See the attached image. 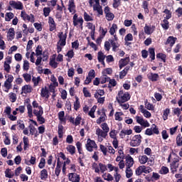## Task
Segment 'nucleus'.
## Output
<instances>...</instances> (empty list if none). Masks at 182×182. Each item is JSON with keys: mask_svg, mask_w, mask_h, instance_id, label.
<instances>
[{"mask_svg": "<svg viewBox=\"0 0 182 182\" xmlns=\"http://www.w3.org/2000/svg\"><path fill=\"white\" fill-rule=\"evenodd\" d=\"M130 97V94L128 92H124L123 90H120L116 97V100L119 105H122V103H126V102H129Z\"/></svg>", "mask_w": 182, "mask_h": 182, "instance_id": "obj_1", "label": "nucleus"}, {"mask_svg": "<svg viewBox=\"0 0 182 182\" xmlns=\"http://www.w3.org/2000/svg\"><path fill=\"white\" fill-rule=\"evenodd\" d=\"M109 42L112 48L113 52H117V48H120V43H119V38L117 35H114L113 38L109 39Z\"/></svg>", "mask_w": 182, "mask_h": 182, "instance_id": "obj_2", "label": "nucleus"}, {"mask_svg": "<svg viewBox=\"0 0 182 182\" xmlns=\"http://www.w3.org/2000/svg\"><path fill=\"white\" fill-rule=\"evenodd\" d=\"M141 139L143 137H141V134L134 136L130 141V146L132 147H139L141 144Z\"/></svg>", "mask_w": 182, "mask_h": 182, "instance_id": "obj_3", "label": "nucleus"}, {"mask_svg": "<svg viewBox=\"0 0 182 182\" xmlns=\"http://www.w3.org/2000/svg\"><path fill=\"white\" fill-rule=\"evenodd\" d=\"M85 147L86 150H87V151H90V153L93 151V149L97 150V144H96V142L94 140H92L90 138L87 140Z\"/></svg>", "mask_w": 182, "mask_h": 182, "instance_id": "obj_4", "label": "nucleus"}, {"mask_svg": "<svg viewBox=\"0 0 182 182\" xmlns=\"http://www.w3.org/2000/svg\"><path fill=\"white\" fill-rule=\"evenodd\" d=\"M59 38V41L57 45H60V46H66V39L68 38V35L66 33H63V32L58 33V35Z\"/></svg>", "mask_w": 182, "mask_h": 182, "instance_id": "obj_5", "label": "nucleus"}, {"mask_svg": "<svg viewBox=\"0 0 182 182\" xmlns=\"http://www.w3.org/2000/svg\"><path fill=\"white\" fill-rule=\"evenodd\" d=\"M180 161V159H178V156L177 158L174 159L173 161L170 164L171 167V171L174 174L175 173L177 172V168H178V162Z\"/></svg>", "mask_w": 182, "mask_h": 182, "instance_id": "obj_6", "label": "nucleus"}, {"mask_svg": "<svg viewBox=\"0 0 182 182\" xmlns=\"http://www.w3.org/2000/svg\"><path fill=\"white\" fill-rule=\"evenodd\" d=\"M21 16L24 21H28L29 22H31V23H33L35 22V16L33 14H31L28 15L25 11H21Z\"/></svg>", "mask_w": 182, "mask_h": 182, "instance_id": "obj_7", "label": "nucleus"}, {"mask_svg": "<svg viewBox=\"0 0 182 182\" xmlns=\"http://www.w3.org/2000/svg\"><path fill=\"white\" fill-rule=\"evenodd\" d=\"M69 181L72 182H80V175L77 173H70L68 175Z\"/></svg>", "mask_w": 182, "mask_h": 182, "instance_id": "obj_8", "label": "nucleus"}, {"mask_svg": "<svg viewBox=\"0 0 182 182\" xmlns=\"http://www.w3.org/2000/svg\"><path fill=\"white\" fill-rule=\"evenodd\" d=\"M9 5L12 6L14 9H18L19 11H22V9H23V4L21 1H10Z\"/></svg>", "mask_w": 182, "mask_h": 182, "instance_id": "obj_9", "label": "nucleus"}, {"mask_svg": "<svg viewBox=\"0 0 182 182\" xmlns=\"http://www.w3.org/2000/svg\"><path fill=\"white\" fill-rule=\"evenodd\" d=\"M83 22H85L83 18L79 17L76 20L73 21V26H76V28H80L81 31H83Z\"/></svg>", "mask_w": 182, "mask_h": 182, "instance_id": "obj_10", "label": "nucleus"}, {"mask_svg": "<svg viewBox=\"0 0 182 182\" xmlns=\"http://www.w3.org/2000/svg\"><path fill=\"white\" fill-rule=\"evenodd\" d=\"M125 161L126 168H132V167H133V164H134V159H133V157L128 154L125 157Z\"/></svg>", "mask_w": 182, "mask_h": 182, "instance_id": "obj_11", "label": "nucleus"}, {"mask_svg": "<svg viewBox=\"0 0 182 182\" xmlns=\"http://www.w3.org/2000/svg\"><path fill=\"white\" fill-rule=\"evenodd\" d=\"M136 122L139 123L141 126H143V127H150V123L147 120H144L143 117H136Z\"/></svg>", "mask_w": 182, "mask_h": 182, "instance_id": "obj_12", "label": "nucleus"}, {"mask_svg": "<svg viewBox=\"0 0 182 182\" xmlns=\"http://www.w3.org/2000/svg\"><path fill=\"white\" fill-rule=\"evenodd\" d=\"M68 10L70 14H76V4H75V0H69Z\"/></svg>", "mask_w": 182, "mask_h": 182, "instance_id": "obj_13", "label": "nucleus"}, {"mask_svg": "<svg viewBox=\"0 0 182 182\" xmlns=\"http://www.w3.org/2000/svg\"><path fill=\"white\" fill-rule=\"evenodd\" d=\"M144 31L146 35H151L156 31V26H149L147 24L144 27Z\"/></svg>", "mask_w": 182, "mask_h": 182, "instance_id": "obj_14", "label": "nucleus"}, {"mask_svg": "<svg viewBox=\"0 0 182 182\" xmlns=\"http://www.w3.org/2000/svg\"><path fill=\"white\" fill-rule=\"evenodd\" d=\"M129 62H130V58L129 57H127L125 58H122L119 61V69H123V68H124V66H127V65L129 64Z\"/></svg>", "mask_w": 182, "mask_h": 182, "instance_id": "obj_15", "label": "nucleus"}, {"mask_svg": "<svg viewBox=\"0 0 182 182\" xmlns=\"http://www.w3.org/2000/svg\"><path fill=\"white\" fill-rule=\"evenodd\" d=\"M61 168H62V162H60V159L58 158L57 165L55 170V174L56 175L57 177H59V175L60 174Z\"/></svg>", "mask_w": 182, "mask_h": 182, "instance_id": "obj_16", "label": "nucleus"}, {"mask_svg": "<svg viewBox=\"0 0 182 182\" xmlns=\"http://www.w3.org/2000/svg\"><path fill=\"white\" fill-rule=\"evenodd\" d=\"M147 77L149 80H151V82H157L160 76L157 73H150L147 75Z\"/></svg>", "mask_w": 182, "mask_h": 182, "instance_id": "obj_17", "label": "nucleus"}, {"mask_svg": "<svg viewBox=\"0 0 182 182\" xmlns=\"http://www.w3.org/2000/svg\"><path fill=\"white\" fill-rule=\"evenodd\" d=\"M176 41H177V38L174 36L168 37L165 45H170V48H173L174 46V43H176Z\"/></svg>", "mask_w": 182, "mask_h": 182, "instance_id": "obj_18", "label": "nucleus"}, {"mask_svg": "<svg viewBox=\"0 0 182 182\" xmlns=\"http://www.w3.org/2000/svg\"><path fill=\"white\" fill-rule=\"evenodd\" d=\"M32 92V86L29 85H26L22 87L21 95H28V93H31Z\"/></svg>", "mask_w": 182, "mask_h": 182, "instance_id": "obj_19", "label": "nucleus"}, {"mask_svg": "<svg viewBox=\"0 0 182 182\" xmlns=\"http://www.w3.org/2000/svg\"><path fill=\"white\" fill-rule=\"evenodd\" d=\"M102 116L100 117L96 121L97 124H100L102 122H105L106 119H107V116H106V112H105V108H102Z\"/></svg>", "mask_w": 182, "mask_h": 182, "instance_id": "obj_20", "label": "nucleus"}, {"mask_svg": "<svg viewBox=\"0 0 182 182\" xmlns=\"http://www.w3.org/2000/svg\"><path fill=\"white\" fill-rule=\"evenodd\" d=\"M41 97H45L46 99H49V90H48V87H42L41 92Z\"/></svg>", "mask_w": 182, "mask_h": 182, "instance_id": "obj_21", "label": "nucleus"}, {"mask_svg": "<svg viewBox=\"0 0 182 182\" xmlns=\"http://www.w3.org/2000/svg\"><path fill=\"white\" fill-rule=\"evenodd\" d=\"M96 134L98 137H103V139H106L107 137V134L103 130L100 129V128H97L96 129Z\"/></svg>", "mask_w": 182, "mask_h": 182, "instance_id": "obj_22", "label": "nucleus"}, {"mask_svg": "<svg viewBox=\"0 0 182 182\" xmlns=\"http://www.w3.org/2000/svg\"><path fill=\"white\" fill-rule=\"evenodd\" d=\"M66 150L71 154V156H74L76 153V147L73 145H68L66 147Z\"/></svg>", "mask_w": 182, "mask_h": 182, "instance_id": "obj_23", "label": "nucleus"}, {"mask_svg": "<svg viewBox=\"0 0 182 182\" xmlns=\"http://www.w3.org/2000/svg\"><path fill=\"white\" fill-rule=\"evenodd\" d=\"M7 35L9 37L10 41L15 39V28H9Z\"/></svg>", "mask_w": 182, "mask_h": 182, "instance_id": "obj_24", "label": "nucleus"}, {"mask_svg": "<svg viewBox=\"0 0 182 182\" xmlns=\"http://www.w3.org/2000/svg\"><path fill=\"white\" fill-rule=\"evenodd\" d=\"M117 31V24L113 23L112 26L109 28V33L112 36H114L116 35V31Z\"/></svg>", "mask_w": 182, "mask_h": 182, "instance_id": "obj_25", "label": "nucleus"}, {"mask_svg": "<svg viewBox=\"0 0 182 182\" xmlns=\"http://www.w3.org/2000/svg\"><path fill=\"white\" fill-rule=\"evenodd\" d=\"M170 22H168V20L164 18L163 20V23H161V26H162L163 29H164V31H167L168 29V28H170Z\"/></svg>", "mask_w": 182, "mask_h": 182, "instance_id": "obj_26", "label": "nucleus"}, {"mask_svg": "<svg viewBox=\"0 0 182 182\" xmlns=\"http://www.w3.org/2000/svg\"><path fill=\"white\" fill-rule=\"evenodd\" d=\"M149 58H151V61L154 60V59H156L155 49L154 48H149Z\"/></svg>", "mask_w": 182, "mask_h": 182, "instance_id": "obj_27", "label": "nucleus"}, {"mask_svg": "<svg viewBox=\"0 0 182 182\" xmlns=\"http://www.w3.org/2000/svg\"><path fill=\"white\" fill-rule=\"evenodd\" d=\"M139 161L141 164H146L149 161V157L146 155H142L139 156Z\"/></svg>", "mask_w": 182, "mask_h": 182, "instance_id": "obj_28", "label": "nucleus"}, {"mask_svg": "<svg viewBox=\"0 0 182 182\" xmlns=\"http://www.w3.org/2000/svg\"><path fill=\"white\" fill-rule=\"evenodd\" d=\"M93 11H97V16L103 15V9L102 6H93Z\"/></svg>", "mask_w": 182, "mask_h": 182, "instance_id": "obj_29", "label": "nucleus"}, {"mask_svg": "<svg viewBox=\"0 0 182 182\" xmlns=\"http://www.w3.org/2000/svg\"><path fill=\"white\" fill-rule=\"evenodd\" d=\"M144 168H146V166L144 165L139 166L135 171L136 175L141 176V174H143V170H144Z\"/></svg>", "mask_w": 182, "mask_h": 182, "instance_id": "obj_30", "label": "nucleus"}, {"mask_svg": "<svg viewBox=\"0 0 182 182\" xmlns=\"http://www.w3.org/2000/svg\"><path fill=\"white\" fill-rule=\"evenodd\" d=\"M142 8H143L145 14H149V12H150V10L149 9V1H144L142 2Z\"/></svg>", "mask_w": 182, "mask_h": 182, "instance_id": "obj_31", "label": "nucleus"}, {"mask_svg": "<svg viewBox=\"0 0 182 182\" xmlns=\"http://www.w3.org/2000/svg\"><path fill=\"white\" fill-rule=\"evenodd\" d=\"M33 113L36 117L38 113H40L41 114H43V108L42 107V106L40 105L38 108H36L33 109Z\"/></svg>", "mask_w": 182, "mask_h": 182, "instance_id": "obj_32", "label": "nucleus"}, {"mask_svg": "<svg viewBox=\"0 0 182 182\" xmlns=\"http://www.w3.org/2000/svg\"><path fill=\"white\" fill-rule=\"evenodd\" d=\"M96 109H97V105H94L90 111L88 112V116H90V117H92V119H95V117H96V116H95V112H96Z\"/></svg>", "mask_w": 182, "mask_h": 182, "instance_id": "obj_33", "label": "nucleus"}, {"mask_svg": "<svg viewBox=\"0 0 182 182\" xmlns=\"http://www.w3.org/2000/svg\"><path fill=\"white\" fill-rule=\"evenodd\" d=\"M110 80V77L107 76V75H102V77L100 79V83L102 85H105L106 82H109Z\"/></svg>", "mask_w": 182, "mask_h": 182, "instance_id": "obj_34", "label": "nucleus"}, {"mask_svg": "<svg viewBox=\"0 0 182 182\" xmlns=\"http://www.w3.org/2000/svg\"><path fill=\"white\" fill-rule=\"evenodd\" d=\"M48 178V170L46 168L41 171V180H46Z\"/></svg>", "mask_w": 182, "mask_h": 182, "instance_id": "obj_35", "label": "nucleus"}, {"mask_svg": "<svg viewBox=\"0 0 182 182\" xmlns=\"http://www.w3.org/2000/svg\"><path fill=\"white\" fill-rule=\"evenodd\" d=\"M167 58V55L163 53H159L156 54V58L157 59H161V60L164 62V63H166V59Z\"/></svg>", "mask_w": 182, "mask_h": 182, "instance_id": "obj_36", "label": "nucleus"}, {"mask_svg": "<svg viewBox=\"0 0 182 182\" xmlns=\"http://www.w3.org/2000/svg\"><path fill=\"white\" fill-rule=\"evenodd\" d=\"M123 112H117L114 114L115 116V120H117L118 122H122L123 120V118L122 117V116H123Z\"/></svg>", "mask_w": 182, "mask_h": 182, "instance_id": "obj_37", "label": "nucleus"}, {"mask_svg": "<svg viewBox=\"0 0 182 182\" xmlns=\"http://www.w3.org/2000/svg\"><path fill=\"white\" fill-rule=\"evenodd\" d=\"M74 109L77 111L80 109V102L79 101V97H75V102H74Z\"/></svg>", "mask_w": 182, "mask_h": 182, "instance_id": "obj_38", "label": "nucleus"}, {"mask_svg": "<svg viewBox=\"0 0 182 182\" xmlns=\"http://www.w3.org/2000/svg\"><path fill=\"white\" fill-rule=\"evenodd\" d=\"M125 173L127 178H130L133 176V170H132V168H126Z\"/></svg>", "mask_w": 182, "mask_h": 182, "instance_id": "obj_39", "label": "nucleus"}, {"mask_svg": "<svg viewBox=\"0 0 182 182\" xmlns=\"http://www.w3.org/2000/svg\"><path fill=\"white\" fill-rule=\"evenodd\" d=\"M176 145L178 147H181L182 146V136L181 134H178L176 136Z\"/></svg>", "mask_w": 182, "mask_h": 182, "instance_id": "obj_40", "label": "nucleus"}, {"mask_svg": "<svg viewBox=\"0 0 182 182\" xmlns=\"http://www.w3.org/2000/svg\"><path fill=\"white\" fill-rule=\"evenodd\" d=\"M14 13L9 12L6 14V17H5V21L6 22H9L11 21V19H14Z\"/></svg>", "mask_w": 182, "mask_h": 182, "instance_id": "obj_41", "label": "nucleus"}, {"mask_svg": "<svg viewBox=\"0 0 182 182\" xmlns=\"http://www.w3.org/2000/svg\"><path fill=\"white\" fill-rule=\"evenodd\" d=\"M108 82H109L108 87L109 89L112 87H114V86H116L117 85V82H116V80L110 79V77H109V80H108Z\"/></svg>", "mask_w": 182, "mask_h": 182, "instance_id": "obj_42", "label": "nucleus"}, {"mask_svg": "<svg viewBox=\"0 0 182 182\" xmlns=\"http://www.w3.org/2000/svg\"><path fill=\"white\" fill-rule=\"evenodd\" d=\"M23 77L26 83H29V82H31V80H32V76H31V74L28 73L23 74Z\"/></svg>", "mask_w": 182, "mask_h": 182, "instance_id": "obj_43", "label": "nucleus"}, {"mask_svg": "<svg viewBox=\"0 0 182 182\" xmlns=\"http://www.w3.org/2000/svg\"><path fill=\"white\" fill-rule=\"evenodd\" d=\"M43 114H41V112L37 114V121L39 122L40 124H43L45 123L46 120L43 117H42Z\"/></svg>", "mask_w": 182, "mask_h": 182, "instance_id": "obj_44", "label": "nucleus"}, {"mask_svg": "<svg viewBox=\"0 0 182 182\" xmlns=\"http://www.w3.org/2000/svg\"><path fill=\"white\" fill-rule=\"evenodd\" d=\"M76 147L77 149L79 154H82V156H85L83 154V149H82V143H80V141H77L76 143Z\"/></svg>", "mask_w": 182, "mask_h": 182, "instance_id": "obj_45", "label": "nucleus"}, {"mask_svg": "<svg viewBox=\"0 0 182 182\" xmlns=\"http://www.w3.org/2000/svg\"><path fill=\"white\" fill-rule=\"evenodd\" d=\"M9 99H11V103H15V102H16V94L14 93V92H10L9 94Z\"/></svg>", "mask_w": 182, "mask_h": 182, "instance_id": "obj_46", "label": "nucleus"}, {"mask_svg": "<svg viewBox=\"0 0 182 182\" xmlns=\"http://www.w3.org/2000/svg\"><path fill=\"white\" fill-rule=\"evenodd\" d=\"M97 59L98 62H100L101 60H105V59H106V55H105L103 52L100 51L97 53Z\"/></svg>", "mask_w": 182, "mask_h": 182, "instance_id": "obj_47", "label": "nucleus"}, {"mask_svg": "<svg viewBox=\"0 0 182 182\" xmlns=\"http://www.w3.org/2000/svg\"><path fill=\"white\" fill-rule=\"evenodd\" d=\"M23 144H24L23 149L26 150V149H28V147H29V139H28V137L23 136Z\"/></svg>", "mask_w": 182, "mask_h": 182, "instance_id": "obj_48", "label": "nucleus"}, {"mask_svg": "<svg viewBox=\"0 0 182 182\" xmlns=\"http://www.w3.org/2000/svg\"><path fill=\"white\" fill-rule=\"evenodd\" d=\"M151 128L152 129V134H160V131H159V128H157V125H156V124H153Z\"/></svg>", "mask_w": 182, "mask_h": 182, "instance_id": "obj_49", "label": "nucleus"}, {"mask_svg": "<svg viewBox=\"0 0 182 182\" xmlns=\"http://www.w3.org/2000/svg\"><path fill=\"white\" fill-rule=\"evenodd\" d=\"M41 77H32V82H33V86L34 87H36V86H38V85H39V82H41Z\"/></svg>", "mask_w": 182, "mask_h": 182, "instance_id": "obj_50", "label": "nucleus"}, {"mask_svg": "<svg viewBox=\"0 0 182 182\" xmlns=\"http://www.w3.org/2000/svg\"><path fill=\"white\" fill-rule=\"evenodd\" d=\"M43 15L46 18L49 16L51 11L50 7H44L43 9Z\"/></svg>", "mask_w": 182, "mask_h": 182, "instance_id": "obj_51", "label": "nucleus"}, {"mask_svg": "<svg viewBox=\"0 0 182 182\" xmlns=\"http://www.w3.org/2000/svg\"><path fill=\"white\" fill-rule=\"evenodd\" d=\"M84 19L85 22H90L93 21V18L90 16L86 11L84 12Z\"/></svg>", "mask_w": 182, "mask_h": 182, "instance_id": "obj_52", "label": "nucleus"}, {"mask_svg": "<svg viewBox=\"0 0 182 182\" xmlns=\"http://www.w3.org/2000/svg\"><path fill=\"white\" fill-rule=\"evenodd\" d=\"M58 129V137H59V139H62L63 137V125H59Z\"/></svg>", "mask_w": 182, "mask_h": 182, "instance_id": "obj_53", "label": "nucleus"}, {"mask_svg": "<svg viewBox=\"0 0 182 182\" xmlns=\"http://www.w3.org/2000/svg\"><path fill=\"white\" fill-rule=\"evenodd\" d=\"M168 114H170V109L166 108V109L164 110V114H163L164 120H167V119H168Z\"/></svg>", "mask_w": 182, "mask_h": 182, "instance_id": "obj_54", "label": "nucleus"}, {"mask_svg": "<svg viewBox=\"0 0 182 182\" xmlns=\"http://www.w3.org/2000/svg\"><path fill=\"white\" fill-rule=\"evenodd\" d=\"M145 107L147 109V110H154V105L153 104L147 102V100L145 102Z\"/></svg>", "mask_w": 182, "mask_h": 182, "instance_id": "obj_55", "label": "nucleus"}, {"mask_svg": "<svg viewBox=\"0 0 182 182\" xmlns=\"http://www.w3.org/2000/svg\"><path fill=\"white\" fill-rule=\"evenodd\" d=\"M101 127L104 132L107 134V132L110 130L109 128V125H107V123L105 122L101 124Z\"/></svg>", "mask_w": 182, "mask_h": 182, "instance_id": "obj_56", "label": "nucleus"}, {"mask_svg": "<svg viewBox=\"0 0 182 182\" xmlns=\"http://www.w3.org/2000/svg\"><path fill=\"white\" fill-rule=\"evenodd\" d=\"M82 92H83L85 97H92V94H90L89 90H87V87H83Z\"/></svg>", "mask_w": 182, "mask_h": 182, "instance_id": "obj_57", "label": "nucleus"}, {"mask_svg": "<svg viewBox=\"0 0 182 182\" xmlns=\"http://www.w3.org/2000/svg\"><path fill=\"white\" fill-rule=\"evenodd\" d=\"M99 167L101 173H105V171H107V166H106L105 164L100 163Z\"/></svg>", "mask_w": 182, "mask_h": 182, "instance_id": "obj_58", "label": "nucleus"}, {"mask_svg": "<svg viewBox=\"0 0 182 182\" xmlns=\"http://www.w3.org/2000/svg\"><path fill=\"white\" fill-rule=\"evenodd\" d=\"M42 46H38L36 49V55L41 56V55H42Z\"/></svg>", "mask_w": 182, "mask_h": 182, "instance_id": "obj_59", "label": "nucleus"}, {"mask_svg": "<svg viewBox=\"0 0 182 182\" xmlns=\"http://www.w3.org/2000/svg\"><path fill=\"white\" fill-rule=\"evenodd\" d=\"M164 14H166V17L164 18V19L168 20L171 18V11H170V10L166 9L164 11Z\"/></svg>", "mask_w": 182, "mask_h": 182, "instance_id": "obj_60", "label": "nucleus"}, {"mask_svg": "<svg viewBox=\"0 0 182 182\" xmlns=\"http://www.w3.org/2000/svg\"><path fill=\"white\" fill-rule=\"evenodd\" d=\"M46 164V159H45V158H41L40 160V163L38 164V167L40 168H43Z\"/></svg>", "mask_w": 182, "mask_h": 182, "instance_id": "obj_61", "label": "nucleus"}, {"mask_svg": "<svg viewBox=\"0 0 182 182\" xmlns=\"http://www.w3.org/2000/svg\"><path fill=\"white\" fill-rule=\"evenodd\" d=\"M120 5H121L120 0H113L112 6L114 9H117Z\"/></svg>", "mask_w": 182, "mask_h": 182, "instance_id": "obj_62", "label": "nucleus"}, {"mask_svg": "<svg viewBox=\"0 0 182 182\" xmlns=\"http://www.w3.org/2000/svg\"><path fill=\"white\" fill-rule=\"evenodd\" d=\"M92 170H95V173H100V169H99V165L96 162H94L92 165Z\"/></svg>", "mask_w": 182, "mask_h": 182, "instance_id": "obj_63", "label": "nucleus"}, {"mask_svg": "<svg viewBox=\"0 0 182 182\" xmlns=\"http://www.w3.org/2000/svg\"><path fill=\"white\" fill-rule=\"evenodd\" d=\"M105 18H107V21H113L114 19V14L112 12L108 13L105 15Z\"/></svg>", "mask_w": 182, "mask_h": 182, "instance_id": "obj_64", "label": "nucleus"}]
</instances>
